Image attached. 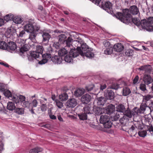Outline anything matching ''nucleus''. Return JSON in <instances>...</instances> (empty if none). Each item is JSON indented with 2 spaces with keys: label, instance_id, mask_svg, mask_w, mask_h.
I'll return each instance as SVG.
<instances>
[{
  "label": "nucleus",
  "instance_id": "f257e3e1",
  "mask_svg": "<svg viewBox=\"0 0 153 153\" xmlns=\"http://www.w3.org/2000/svg\"><path fill=\"white\" fill-rule=\"evenodd\" d=\"M129 12L133 15H137L139 13V9L136 5L131 6L129 9H125L123 10V13L118 12L116 14V18L121 22L124 23L125 21H128L131 18V15Z\"/></svg>",
  "mask_w": 153,
  "mask_h": 153
},
{
  "label": "nucleus",
  "instance_id": "f03ea898",
  "mask_svg": "<svg viewBox=\"0 0 153 153\" xmlns=\"http://www.w3.org/2000/svg\"><path fill=\"white\" fill-rule=\"evenodd\" d=\"M133 22L137 26L141 25L142 27L148 31H153V17H150L147 20L143 19L140 22L137 18H132Z\"/></svg>",
  "mask_w": 153,
  "mask_h": 153
},
{
  "label": "nucleus",
  "instance_id": "7ed1b4c3",
  "mask_svg": "<svg viewBox=\"0 0 153 153\" xmlns=\"http://www.w3.org/2000/svg\"><path fill=\"white\" fill-rule=\"evenodd\" d=\"M116 108L117 111L123 113L124 116L123 119H124V117L125 116L130 118L132 117L131 112L129 109V108H128L126 109L124 105L120 104L116 106Z\"/></svg>",
  "mask_w": 153,
  "mask_h": 153
},
{
  "label": "nucleus",
  "instance_id": "20e7f679",
  "mask_svg": "<svg viewBox=\"0 0 153 153\" xmlns=\"http://www.w3.org/2000/svg\"><path fill=\"white\" fill-rule=\"evenodd\" d=\"M25 30H22L20 31L19 34L16 33V31L10 29H7L5 33V35L7 38L12 40L14 38V36L16 35L19 37H22L25 33Z\"/></svg>",
  "mask_w": 153,
  "mask_h": 153
},
{
  "label": "nucleus",
  "instance_id": "39448f33",
  "mask_svg": "<svg viewBox=\"0 0 153 153\" xmlns=\"http://www.w3.org/2000/svg\"><path fill=\"white\" fill-rule=\"evenodd\" d=\"M100 122L103 124L105 128H110L112 126V123L110 121L109 116L105 114L102 115L100 118Z\"/></svg>",
  "mask_w": 153,
  "mask_h": 153
},
{
  "label": "nucleus",
  "instance_id": "423d86ee",
  "mask_svg": "<svg viewBox=\"0 0 153 153\" xmlns=\"http://www.w3.org/2000/svg\"><path fill=\"white\" fill-rule=\"evenodd\" d=\"M74 43L77 46H79L80 48V51L81 52V56H83L84 52H85L88 50H89L88 46L81 39H78V40L74 41Z\"/></svg>",
  "mask_w": 153,
  "mask_h": 153
},
{
  "label": "nucleus",
  "instance_id": "0eeeda50",
  "mask_svg": "<svg viewBox=\"0 0 153 153\" xmlns=\"http://www.w3.org/2000/svg\"><path fill=\"white\" fill-rule=\"evenodd\" d=\"M39 27L38 26H34V25L31 23L27 24L24 26L25 30L27 32L31 33L34 32V30L38 31Z\"/></svg>",
  "mask_w": 153,
  "mask_h": 153
},
{
  "label": "nucleus",
  "instance_id": "6e6552de",
  "mask_svg": "<svg viewBox=\"0 0 153 153\" xmlns=\"http://www.w3.org/2000/svg\"><path fill=\"white\" fill-rule=\"evenodd\" d=\"M104 96L107 100H113L115 97L114 93L111 90H106L104 92Z\"/></svg>",
  "mask_w": 153,
  "mask_h": 153
},
{
  "label": "nucleus",
  "instance_id": "1a4fd4ad",
  "mask_svg": "<svg viewBox=\"0 0 153 153\" xmlns=\"http://www.w3.org/2000/svg\"><path fill=\"white\" fill-rule=\"evenodd\" d=\"M80 49L79 46H77L76 49L75 48L74 49H71L69 52V54L73 58H75L78 56L79 54L81 55V53L80 51Z\"/></svg>",
  "mask_w": 153,
  "mask_h": 153
},
{
  "label": "nucleus",
  "instance_id": "9d476101",
  "mask_svg": "<svg viewBox=\"0 0 153 153\" xmlns=\"http://www.w3.org/2000/svg\"><path fill=\"white\" fill-rule=\"evenodd\" d=\"M76 100L75 99L71 98L67 101L65 105L67 108H74L76 106Z\"/></svg>",
  "mask_w": 153,
  "mask_h": 153
},
{
  "label": "nucleus",
  "instance_id": "9b49d317",
  "mask_svg": "<svg viewBox=\"0 0 153 153\" xmlns=\"http://www.w3.org/2000/svg\"><path fill=\"white\" fill-rule=\"evenodd\" d=\"M68 91L71 92V91L68 89L64 90V92L62 93L59 96V99L62 101H64L67 100L68 98V96L67 93Z\"/></svg>",
  "mask_w": 153,
  "mask_h": 153
},
{
  "label": "nucleus",
  "instance_id": "f8f14e48",
  "mask_svg": "<svg viewBox=\"0 0 153 153\" xmlns=\"http://www.w3.org/2000/svg\"><path fill=\"white\" fill-rule=\"evenodd\" d=\"M101 7L105 10H110L112 9V4L108 1H102L101 3Z\"/></svg>",
  "mask_w": 153,
  "mask_h": 153
},
{
  "label": "nucleus",
  "instance_id": "ddd939ff",
  "mask_svg": "<svg viewBox=\"0 0 153 153\" xmlns=\"http://www.w3.org/2000/svg\"><path fill=\"white\" fill-rule=\"evenodd\" d=\"M137 128L135 125H132L131 126H130L129 128L127 131V132L131 136H135L137 133Z\"/></svg>",
  "mask_w": 153,
  "mask_h": 153
},
{
  "label": "nucleus",
  "instance_id": "4468645a",
  "mask_svg": "<svg viewBox=\"0 0 153 153\" xmlns=\"http://www.w3.org/2000/svg\"><path fill=\"white\" fill-rule=\"evenodd\" d=\"M91 97L88 94H85L81 97V101L83 104H87L91 101Z\"/></svg>",
  "mask_w": 153,
  "mask_h": 153
},
{
  "label": "nucleus",
  "instance_id": "2eb2a0df",
  "mask_svg": "<svg viewBox=\"0 0 153 153\" xmlns=\"http://www.w3.org/2000/svg\"><path fill=\"white\" fill-rule=\"evenodd\" d=\"M3 92L4 95L6 97L11 98L10 99L13 101L16 100V99L18 98V97L17 95H15L13 96L11 92L9 90H7L6 91L5 90Z\"/></svg>",
  "mask_w": 153,
  "mask_h": 153
},
{
  "label": "nucleus",
  "instance_id": "dca6fc26",
  "mask_svg": "<svg viewBox=\"0 0 153 153\" xmlns=\"http://www.w3.org/2000/svg\"><path fill=\"white\" fill-rule=\"evenodd\" d=\"M95 101H96L98 105L100 106H102L105 103L106 99L105 97H101L96 99Z\"/></svg>",
  "mask_w": 153,
  "mask_h": 153
},
{
  "label": "nucleus",
  "instance_id": "f3484780",
  "mask_svg": "<svg viewBox=\"0 0 153 153\" xmlns=\"http://www.w3.org/2000/svg\"><path fill=\"white\" fill-rule=\"evenodd\" d=\"M16 48V45L15 42L10 41L8 42V44H7V48L6 49L9 50L14 51L15 50Z\"/></svg>",
  "mask_w": 153,
  "mask_h": 153
},
{
  "label": "nucleus",
  "instance_id": "a211bd4d",
  "mask_svg": "<svg viewBox=\"0 0 153 153\" xmlns=\"http://www.w3.org/2000/svg\"><path fill=\"white\" fill-rule=\"evenodd\" d=\"M115 107L112 104L109 105L105 109V112L108 114H111L115 111Z\"/></svg>",
  "mask_w": 153,
  "mask_h": 153
},
{
  "label": "nucleus",
  "instance_id": "6ab92c4d",
  "mask_svg": "<svg viewBox=\"0 0 153 153\" xmlns=\"http://www.w3.org/2000/svg\"><path fill=\"white\" fill-rule=\"evenodd\" d=\"M124 47L123 45L121 43L116 44L114 46V49L117 52H121L124 49Z\"/></svg>",
  "mask_w": 153,
  "mask_h": 153
},
{
  "label": "nucleus",
  "instance_id": "aec40b11",
  "mask_svg": "<svg viewBox=\"0 0 153 153\" xmlns=\"http://www.w3.org/2000/svg\"><path fill=\"white\" fill-rule=\"evenodd\" d=\"M143 81L145 84L148 85L152 83V79L149 75L145 74L143 76Z\"/></svg>",
  "mask_w": 153,
  "mask_h": 153
},
{
  "label": "nucleus",
  "instance_id": "412c9836",
  "mask_svg": "<svg viewBox=\"0 0 153 153\" xmlns=\"http://www.w3.org/2000/svg\"><path fill=\"white\" fill-rule=\"evenodd\" d=\"M85 91V89L82 88H79L75 91L74 95L76 97H80L84 94Z\"/></svg>",
  "mask_w": 153,
  "mask_h": 153
},
{
  "label": "nucleus",
  "instance_id": "4be33fe9",
  "mask_svg": "<svg viewBox=\"0 0 153 153\" xmlns=\"http://www.w3.org/2000/svg\"><path fill=\"white\" fill-rule=\"evenodd\" d=\"M51 60L55 64H60L62 63V59L59 56H55L52 58Z\"/></svg>",
  "mask_w": 153,
  "mask_h": 153
},
{
  "label": "nucleus",
  "instance_id": "5701e85b",
  "mask_svg": "<svg viewBox=\"0 0 153 153\" xmlns=\"http://www.w3.org/2000/svg\"><path fill=\"white\" fill-rule=\"evenodd\" d=\"M93 110V107H91L90 105H86L83 108L84 113L86 114L92 113Z\"/></svg>",
  "mask_w": 153,
  "mask_h": 153
},
{
  "label": "nucleus",
  "instance_id": "b1692460",
  "mask_svg": "<svg viewBox=\"0 0 153 153\" xmlns=\"http://www.w3.org/2000/svg\"><path fill=\"white\" fill-rule=\"evenodd\" d=\"M42 36L43 37V41L44 42H48L49 39L51 38V35L49 33L45 32H42Z\"/></svg>",
  "mask_w": 153,
  "mask_h": 153
},
{
  "label": "nucleus",
  "instance_id": "393cba45",
  "mask_svg": "<svg viewBox=\"0 0 153 153\" xmlns=\"http://www.w3.org/2000/svg\"><path fill=\"white\" fill-rule=\"evenodd\" d=\"M30 33L29 35V39L34 43H36L37 41L36 39V38L37 35V33L34 31ZM34 44L35 45V44Z\"/></svg>",
  "mask_w": 153,
  "mask_h": 153
},
{
  "label": "nucleus",
  "instance_id": "a878e982",
  "mask_svg": "<svg viewBox=\"0 0 153 153\" xmlns=\"http://www.w3.org/2000/svg\"><path fill=\"white\" fill-rule=\"evenodd\" d=\"M144 128L146 131H149L152 135L153 132V126L150 123L145 124L144 126Z\"/></svg>",
  "mask_w": 153,
  "mask_h": 153
},
{
  "label": "nucleus",
  "instance_id": "bb28decb",
  "mask_svg": "<svg viewBox=\"0 0 153 153\" xmlns=\"http://www.w3.org/2000/svg\"><path fill=\"white\" fill-rule=\"evenodd\" d=\"M142 96L143 97V102L146 104L147 102L149 101L152 97V96L150 94Z\"/></svg>",
  "mask_w": 153,
  "mask_h": 153
},
{
  "label": "nucleus",
  "instance_id": "cd10ccee",
  "mask_svg": "<svg viewBox=\"0 0 153 153\" xmlns=\"http://www.w3.org/2000/svg\"><path fill=\"white\" fill-rule=\"evenodd\" d=\"M68 51L65 48H61L58 52L59 55L61 56H63L68 53Z\"/></svg>",
  "mask_w": 153,
  "mask_h": 153
},
{
  "label": "nucleus",
  "instance_id": "c85d7f7f",
  "mask_svg": "<svg viewBox=\"0 0 153 153\" xmlns=\"http://www.w3.org/2000/svg\"><path fill=\"white\" fill-rule=\"evenodd\" d=\"M16 107L14 102H9L7 103V108L10 111H12L15 109Z\"/></svg>",
  "mask_w": 153,
  "mask_h": 153
},
{
  "label": "nucleus",
  "instance_id": "c756f323",
  "mask_svg": "<svg viewBox=\"0 0 153 153\" xmlns=\"http://www.w3.org/2000/svg\"><path fill=\"white\" fill-rule=\"evenodd\" d=\"M66 36L65 34H61L59 35L57 37L59 42L60 43H63L65 42Z\"/></svg>",
  "mask_w": 153,
  "mask_h": 153
},
{
  "label": "nucleus",
  "instance_id": "7c9ffc66",
  "mask_svg": "<svg viewBox=\"0 0 153 153\" xmlns=\"http://www.w3.org/2000/svg\"><path fill=\"white\" fill-rule=\"evenodd\" d=\"M85 56L86 57L89 58H91L93 57L94 56V53L89 51L88 50L85 52H84L83 56Z\"/></svg>",
  "mask_w": 153,
  "mask_h": 153
},
{
  "label": "nucleus",
  "instance_id": "2f4dec72",
  "mask_svg": "<svg viewBox=\"0 0 153 153\" xmlns=\"http://www.w3.org/2000/svg\"><path fill=\"white\" fill-rule=\"evenodd\" d=\"M42 150L43 149L42 148L36 147L31 149L30 153H40Z\"/></svg>",
  "mask_w": 153,
  "mask_h": 153
},
{
  "label": "nucleus",
  "instance_id": "473e14b6",
  "mask_svg": "<svg viewBox=\"0 0 153 153\" xmlns=\"http://www.w3.org/2000/svg\"><path fill=\"white\" fill-rule=\"evenodd\" d=\"M148 107L146 104L142 102L140 105L139 109V112L140 113H143L146 110V107Z\"/></svg>",
  "mask_w": 153,
  "mask_h": 153
},
{
  "label": "nucleus",
  "instance_id": "72a5a7b5",
  "mask_svg": "<svg viewBox=\"0 0 153 153\" xmlns=\"http://www.w3.org/2000/svg\"><path fill=\"white\" fill-rule=\"evenodd\" d=\"M13 21L15 23L18 24L21 23L22 22V19L21 17L16 16L13 17Z\"/></svg>",
  "mask_w": 153,
  "mask_h": 153
},
{
  "label": "nucleus",
  "instance_id": "f704fd0d",
  "mask_svg": "<svg viewBox=\"0 0 153 153\" xmlns=\"http://www.w3.org/2000/svg\"><path fill=\"white\" fill-rule=\"evenodd\" d=\"M29 47L27 45L25 44L20 49V54L21 53H23L25 52L28 50Z\"/></svg>",
  "mask_w": 153,
  "mask_h": 153
},
{
  "label": "nucleus",
  "instance_id": "c9c22d12",
  "mask_svg": "<svg viewBox=\"0 0 153 153\" xmlns=\"http://www.w3.org/2000/svg\"><path fill=\"white\" fill-rule=\"evenodd\" d=\"M14 112L19 114H23L24 113V108H16Z\"/></svg>",
  "mask_w": 153,
  "mask_h": 153
},
{
  "label": "nucleus",
  "instance_id": "e433bc0d",
  "mask_svg": "<svg viewBox=\"0 0 153 153\" xmlns=\"http://www.w3.org/2000/svg\"><path fill=\"white\" fill-rule=\"evenodd\" d=\"M30 53L34 59H36L41 56V54H39L36 51H33L30 52Z\"/></svg>",
  "mask_w": 153,
  "mask_h": 153
},
{
  "label": "nucleus",
  "instance_id": "4c0bfd02",
  "mask_svg": "<svg viewBox=\"0 0 153 153\" xmlns=\"http://www.w3.org/2000/svg\"><path fill=\"white\" fill-rule=\"evenodd\" d=\"M72 40L70 37H68L67 40H65V42L66 47H72Z\"/></svg>",
  "mask_w": 153,
  "mask_h": 153
},
{
  "label": "nucleus",
  "instance_id": "58836bf2",
  "mask_svg": "<svg viewBox=\"0 0 153 153\" xmlns=\"http://www.w3.org/2000/svg\"><path fill=\"white\" fill-rule=\"evenodd\" d=\"M72 56L69 54L66 55L64 58V60L65 62L70 63L72 62L73 60Z\"/></svg>",
  "mask_w": 153,
  "mask_h": 153
},
{
  "label": "nucleus",
  "instance_id": "ea45409f",
  "mask_svg": "<svg viewBox=\"0 0 153 153\" xmlns=\"http://www.w3.org/2000/svg\"><path fill=\"white\" fill-rule=\"evenodd\" d=\"M131 93L130 89L128 88H124L123 89V94L124 96H126Z\"/></svg>",
  "mask_w": 153,
  "mask_h": 153
},
{
  "label": "nucleus",
  "instance_id": "a19ab883",
  "mask_svg": "<svg viewBox=\"0 0 153 153\" xmlns=\"http://www.w3.org/2000/svg\"><path fill=\"white\" fill-rule=\"evenodd\" d=\"M36 52H38V53L39 54H41V55H42V54L44 49L43 47L41 45H36Z\"/></svg>",
  "mask_w": 153,
  "mask_h": 153
},
{
  "label": "nucleus",
  "instance_id": "79ce46f5",
  "mask_svg": "<svg viewBox=\"0 0 153 153\" xmlns=\"http://www.w3.org/2000/svg\"><path fill=\"white\" fill-rule=\"evenodd\" d=\"M18 98L16 100L14 101L15 102L16 104H17V103H19V100H18L19 98L20 99L21 103H22L24 101H25V96H23L22 95H19V96H18Z\"/></svg>",
  "mask_w": 153,
  "mask_h": 153
},
{
  "label": "nucleus",
  "instance_id": "37998d69",
  "mask_svg": "<svg viewBox=\"0 0 153 153\" xmlns=\"http://www.w3.org/2000/svg\"><path fill=\"white\" fill-rule=\"evenodd\" d=\"M113 49L112 47L106 48L104 51V53L106 54H110L112 53Z\"/></svg>",
  "mask_w": 153,
  "mask_h": 153
},
{
  "label": "nucleus",
  "instance_id": "c03bdc74",
  "mask_svg": "<svg viewBox=\"0 0 153 153\" xmlns=\"http://www.w3.org/2000/svg\"><path fill=\"white\" fill-rule=\"evenodd\" d=\"M139 88L142 91L145 93L147 92V90L146 88V84L141 83L140 84Z\"/></svg>",
  "mask_w": 153,
  "mask_h": 153
},
{
  "label": "nucleus",
  "instance_id": "a18cd8bd",
  "mask_svg": "<svg viewBox=\"0 0 153 153\" xmlns=\"http://www.w3.org/2000/svg\"><path fill=\"white\" fill-rule=\"evenodd\" d=\"M78 116L79 117L80 119L81 120H86L87 119V114L84 113H82L81 114H78Z\"/></svg>",
  "mask_w": 153,
  "mask_h": 153
},
{
  "label": "nucleus",
  "instance_id": "49530a36",
  "mask_svg": "<svg viewBox=\"0 0 153 153\" xmlns=\"http://www.w3.org/2000/svg\"><path fill=\"white\" fill-rule=\"evenodd\" d=\"M13 16L11 14H10L7 15L4 17V19L7 22L9 21L10 20H11V19H13Z\"/></svg>",
  "mask_w": 153,
  "mask_h": 153
},
{
  "label": "nucleus",
  "instance_id": "de8ad7c7",
  "mask_svg": "<svg viewBox=\"0 0 153 153\" xmlns=\"http://www.w3.org/2000/svg\"><path fill=\"white\" fill-rule=\"evenodd\" d=\"M7 48V44L4 41H0V48L5 50Z\"/></svg>",
  "mask_w": 153,
  "mask_h": 153
},
{
  "label": "nucleus",
  "instance_id": "09e8293b",
  "mask_svg": "<svg viewBox=\"0 0 153 153\" xmlns=\"http://www.w3.org/2000/svg\"><path fill=\"white\" fill-rule=\"evenodd\" d=\"M41 56H42V58L47 59L48 61V60L51 58V55L50 53H46L43 54H42Z\"/></svg>",
  "mask_w": 153,
  "mask_h": 153
},
{
  "label": "nucleus",
  "instance_id": "8fccbe9b",
  "mask_svg": "<svg viewBox=\"0 0 153 153\" xmlns=\"http://www.w3.org/2000/svg\"><path fill=\"white\" fill-rule=\"evenodd\" d=\"M138 134L140 136L144 137L147 134V131L146 130L140 131L138 132Z\"/></svg>",
  "mask_w": 153,
  "mask_h": 153
},
{
  "label": "nucleus",
  "instance_id": "3c124183",
  "mask_svg": "<svg viewBox=\"0 0 153 153\" xmlns=\"http://www.w3.org/2000/svg\"><path fill=\"white\" fill-rule=\"evenodd\" d=\"M94 87V85L93 84H91L85 87V89L87 91H91Z\"/></svg>",
  "mask_w": 153,
  "mask_h": 153
},
{
  "label": "nucleus",
  "instance_id": "603ef678",
  "mask_svg": "<svg viewBox=\"0 0 153 153\" xmlns=\"http://www.w3.org/2000/svg\"><path fill=\"white\" fill-rule=\"evenodd\" d=\"M56 105L59 108H62L63 107V103L58 100H55Z\"/></svg>",
  "mask_w": 153,
  "mask_h": 153
},
{
  "label": "nucleus",
  "instance_id": "864d4df0",
  "mask_svg": "<svg viewBox=\"0 0 153 153\" xmlns=\"http://www.w3.org/2000/svg\"><path fill=\"white\" fill-rule=\"evenodd\" d=\"M94 112L96 115H100L102 113L100 108L97 107L94 109Z\"/></svg>",
  "mask_w": 153,
  "mask_h": 153
},
{
  "label": "nucleus",
  "instance_id": "5fc2aeb1",
  "mask_svg": "<svg viewBox=\"0 0 153 153\" xmlns=\"http://www.w3.org/2000/svg\"><path fill=\"white\" fill-rule=\"evenodd\" d=\"M30 104V103H29L28 101H25L22 103H21V104L22 105L23 107H28Z\"/></svg>",
  "mask_w": 153,
  "mask_h": 153
},
{
  "label": "nucleus",
  "instance_id": "6e6d98bb",
  "mask_svg": "<svg viewBox=\"0 0 153 153\" xmlns=\"http://www.w3.org/2000/svg\"><path fill=\"white\" fill-rule=\"evenodd\" d=\"M120 87L119 85L117 84H113L110 87L111 88L117 90Z\"/></svg>",
  "mask_w": 153,
  "mask_h": 153
},
{
  "label": "nucleus",
  "instance_id": "4d7b16f0",
  "mask_svg": "<svg viewBox=\"0 0 153 153\" xmlns=\"http://www.w3.org/2000/svg\"><path fill=\"white\" fill-rule=\"evenodd\" d=\"M103 45L105 47L109 48L110 43L109 41H108L106 40H105L103 42Z\"/></svg>",
  "mask_w": 153,
  "mask_h": 153
},
{
  "label": "nucleus",
  "instance_id": "13d9d810",
  "mask_svg": "<svg viewBox=\"0 0 153 153\" xmlns=\"http://www.w3.org/2000/svg\"><path fill=\"white\" fill-rule=\"evenodd\" d=\"M47 62V60L46 59L42 58V59L38 62V64L40 65H43Z\"/></svg>",
  "mask_w": 153,
  "mask_h": 153
},
{
  "label": "nucleus",
  "instance_id": "bf43d9fd",
  "mask_svg": "<svg viewBox=\"0 0 153 153\" xmlns=\"http://www.w3.org/2000/svg\"><path fill=\"white\" fill-rule=\"evenodd\" d=\"M129 127L130 126L127 123L125 126H123V127L121 129L124 131L127 132Z\"/></svg>",
  "mask_w": 153,
  "mask_h": 153
},
{
  "label": "nucleus",
  "instance_id": "052dcab7",
  "mask_svg": "<svg viewBox=\"0 0 153 153\" xmlns=\"http://www.w3.org/2000/svg\"><path fill=\"white\" fill-rule=\"evenodd\" d=\"M47 108L46 105L43 103L41 106V110L42 111H45L46 110Z\"/></svg>",
  "mask_w": 153,
  "mask_h": 153
},
{
  "label": "nucleus",
  "instance_id": "680f3d73",
  "mask_svg": "<svg viewBox=\"0 0 153 153\" xmlns=\"http://www.w3.org/2000/svg\"><path fill=\"white\" fill-rule=\"evenodd\" d=\"M120 117V115L119 114L116 113V114L114 117L113 119V120L116 121L118 120Z\"/></svg>",
  "mask_w": 153,
  "mask_h": 153
},
{
  "label": "nucleus",
  "instance_id": "e2e57ef3",
  "mask_svg": "<svg viewBox=\"0 0 153 153\" xmlns=\"http://www.w3.org/2000/svg\"><path fill=\"white\" fill-rule=\"evenodd\" d=\"M139 79V76L138 75H137L135 77V78H134L133 80V83L134 84H135L137 83Z\"/></svg>",
  "mask_w": 153,
  "mask_h": 153
},
{
  "label": "nucleus",
  "instance_id": "0e129e2a",
  "mask_svg": "<svg viewBox=\"0 0 153 153\" xmlns=\"http://www.w3.org/2000/svg\"><path fill=\"white\" fill-rule=\"evenodd\" d=\"M100 90L103 91L106 88V85L105 84H100Z\"/></svg>",
  "mask_w": 153,
  "mask_h": 153
},
{
  "label": "nucleus",
  "instance_id": "69168bd1",
  "mask_svg": "<svg viewBox=\"0 0 153 153\" xmlns=\"http://www.w3.org/2000/svg\"><path fill=\"white\" fill-rule=\"evenodd\" d=\"M150 110V112L153 111V101L151 102L148 106Z\"/></svg>",
  "mask_w": 153,
  "mask_h": 153
},
{
  "label": "nucleus",
  "instance_id": "338daca9",
  "mask_svg": "<svg viewBox=\"0 0 153 153\" xmlns=\"http://www.w3.org/2000/svg\"><path fill=\"white\" fill-rule=\"evenodd\" d=\"M32 104L33 107H36L38 104L37 100H34L32 102Z\"/></svg>",
  "mask_w": 153,
  "mask_h": 153
},
{
  "label": "nucleus",
  "instance_id": "774afa93",
  "mask_svg": "<svg viewBox=\"0 0 153 153\" xmlns=\"http://www.w3.org/2000/svg\"><path fill=\"white\" fill-rule=\"evenodd\" d=\"M145 121L146 123L147 124H149L150 122V121L151 120V119L149 118L148 117L145 116Z\"/></svg>",
  "mask_w": 153,
  "mask_h": 153
}]
</instances>
